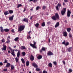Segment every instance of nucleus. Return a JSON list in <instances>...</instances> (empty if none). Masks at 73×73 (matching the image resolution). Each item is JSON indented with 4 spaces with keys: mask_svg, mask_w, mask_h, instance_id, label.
Here are the masks:
<instances>
[{
    "mask_svg": "<svg viewBox=\"0 0 73 73\" xmlns=\"http://www.w3.org/2000/svg\"><path fill=\"white\" fill-rule=\"evenodd\" d=\"M43 73H48L47 71H45V70H44V71H43Z\"/></svg>",
    "mask_w": 73,
    "mask_h": 73,
    "instance_id": "obj_45",
    "label": "nucleus"
},
{
    "mask_svg": "<svg viewBox=\"0 0 73 73\" xmlns=\"http://www.w3.org/2000/svg\"><path fill=\"white\" fill-rule=\"evenodd\" d=\"M47 54L48 56H52V55H53L54 53L52 52L49 50V51H48Z\"/></svg>",
    "mask_w": 73,
    "mask_h": 73,
    "instance_id": "obj_5",
    "label": "nucleus"
},
{
    "mask_svg": "<svg viewBox=\"0 0 73 73\" xmlns=\"http://www.w3.org/2000/svg\"><path fill=\"white\" fill-rule=\"evenodd\" d=\"M8 53H11V51H9V50H8Z\"/></svg>",
    "mask_w": 73,
    "mask_h": 73,
    "instance_id": "obj_63",
    "label": "nucleus"
},
{
    "mask_svg": "<svg viewBox=\"0 0 73 73\" xmlns=\"http://www.w3.org/2000/svg\"><path fill=\"white\" fill-rule=\"evenodd\" d=\"M15 61L16 62H18V58H15Z\"/></svg>",
    "mask_w": 73,
    "mask_h": 73,
    "instance_id": "obj_38",
    "label": "nucleus"
},
{
    "mask_svg": "<svg viewBox=\"0 0 73 73\" xmlns=\"http://www.w3.org/2000/svg\"><path fill=\"white\" fill-rule=\"evenodd\" d=\"M19 38L17 37L14 39V40L17 41V42H18L19 41Z\"/></svg>",
    "mask_w": 73,
    "mask_h": 73,
    "instance_id": "obj_21",
    "label": "nucleus"
},
{
    "mask_svg": "<svg viewBox=\"0 0 73 73\" xmlns=\"http://www.w3.org/2000/svg\"><path fill=\"white\" fill-rule=\"evenodd\" d=\"M53 64L54 65H57V62H56V61H54Z\"/></svg>",
    "mask_w": 73,
    "mask_h": 73,
    "instance_id": "obj_39",
    "label": "nucleus"
},
{
    "mask_svg": "<svg viewBox=\"0 0 73 73\" xmlns=\"http://www.w3.org/2000/svg\"><path fill=\"white\" fill-rule=\"evenodd\" d=\"M56 10H59L58 6H57L56 7Z\"/></svg>",
    "mask_w": 73,
    "mask_h": 73,
    "instance_id": "obj_43",
    "label": "nucleus"
},
{
    "mask_svg": "<svg viewBox=\"0 0 73 73\" xmlns=\"http://www.w3.org/2000/svg\"><path fill=\"white\" fill-rule=\"evenodd\" d=\"M37 1V0H33V2L34 3H36Z\"/></svg>",
    "mask_w": 73,
    "mask_h": 73,
    "instance_id": "obj_54",
    "label": "nucleus"
},
{
    "mask_svg": "<svg viewBox=\"0 0 73 73\" xmlns=\"http://www.w3.org/2000/svg\"><path fill=\"white\" fill-rule=\"evenodd\" d=\"M22 5L21 4H20L18 5V6H17V8H19L20 7H21Z\"/></svg>",
    "mask_w": 73,
    "mask_h": 73,
    "instance_id": "obj_34",
    "label": "nucleus"
},
{
    "mask_svg": "<svg viewBox=\"0 0 73 73\" xmlns=\"http://www.w3.org/2000/svg\"><path fill=\"white\" fill-rule=\"evenodd\" d=\"M22 54H23V56H25V52L23 51V52H22Z\"/></svg>",
    "mask_w": 73,
    "mask_h": 73,
    "instance_id": "obj_32",
    "label": "nucleus"
},
{
    "mask_svg": "<svg viewBox=\"0 0 73 73\" xmlns=\"http://www.w3.org/2000/svg\"><path fill=\"white\" fill-rule=\"evenodd\" d=\"M9 42H10V40H9V39L7 38L6 41V43L7 44H9Z\"/></svg>",
    "mask_w": 73,
    "mask_h": 73,
    "instance_id": "obj_25",
    "label": "nucleus"
},
{
    "mask_svg": "<svg viewBox=\"0 0 73 73\" xmlns=\"http://www.w3.org/2000/svg\"><path fill=\"white\" fill-rule=\"evenodd\" d=\"M26 11V9L25 8H24V9L23 12H24Z\"/></svg>",
    "mask_w": 73,
    "mask_h": 73,
    "instance_id": "obj_53",
    "label": "nucleus"
},
{
    "mask_svg": "<svg viewBox=\"0 0 73 73\" xmlns=\"http://www.w3.org/2000/svg\"><path fill=\"white\" fill-rule=\"evenodd\" d=\"M50 38H48V42H50Z\"/></svg>",
    "mask_w": 73,
    "mask_h": 73,
    "instance_id": "obj_62",
    "label": "nucleus"
},
{
    "mask_svg": "<svg viewBox=\"0 0 73 73\" xmlns=\"http://www.w3.org/2000/svg\"><path fill=\"white\" fill-rule=\"evenodd\" d=\"M3 65V64L2 62H0V65L1 66H2Z\"/></svg>",
    "mask_w": 73,
    "mask_h": 73,
    "instance_id": "obj_46",
    "label": "nucleus"
},
{
    "mask_svg": "<svg viewBox=\"0 0 73 73\" xmlns=\"http://www.w3.org/2000/svg\"><path fill=\"white\" fill-rule=\"evenodd\" d=\"M24 28H25V25H21L19 26V28L18 29V31H19V32H21V31H23L24 29Z\"/></svg>",
    "mask_w": 73,
    "mask_h": 73,
    "instance_id": "obj_2",
    "label": "nucleus"
},
{
    "mask_svg": "<svg viewBox=\"0 0 73 73\" xmlns=\"http://www.w3.org/2000/svg\"><path fill=\"white\" fill-rule=\"evenodd\" d=\"M29 62L28 61L26 62V66H29Z\"/></svg>",
    "mask_w": 73,
    "mask_h": 73,
    "instance_id": "obj_30",
    "label": "nucleus"
},
{
    "mask_svg": "<svg viewBox=\"0 0 73 73\" xmlns=\"http://www.w3.org/2000/svg\"><path fill=\"white\" fill-rule=\"evenodd\" d=\"M50 24V21H48V22L47 24H48V25H49V24Z\"/></svg>",
    "mask_w": 73,
    "mask_h": 73,
    "instance_id": "obj_55",
    "label": "nucleus"
},
{
    "mask_svg": "<svg viewBox=\"0 0 73 73\" xmlns=\"http://www.w3.org/2000/svg\"><path fill=\"white\" fill-rule=\"evenodd\" d=\"M71 30V28H68L67 29V31L68 32H70Z\"/></svg>",
    "mask_w": 73,
    "mask_h": 73,
    "instance_id": "obj_22",
    "label": "nucleus"
},
{
    "mask_svg": "<svg viewBox=\"0 0 73 73\" xmlns=\"http://www.w3.org/2000/svg\"><path fill=\"white\" fill-rule=\"evenodd\" d=\"M45 25V22H43L42 24V27H44Z\"/></svg>",
    "mask_w": 73,
    "mask_h": 73,
    "instance_id": "obj_31",
    "label": "nucleus"
},
{
    "mask_svg": "<svg viewBox=\"0 0 73 73\" xmlns=\"http://www.w3.org/2000/svg\"><path fill=\"white\" fill-rule=\"evenodd\" d=\"M13 17H14V15H13L12 16L9 17V19L10 21H12V20H13Z\"/></svg>",
    "mask_w": 73,
    "mask_h": 73,
    "instance_id": "obj_11",
    "label": "nucleus"
},
{
    "mask_svg": "<svg viewBox=\"0 0 73 73\" xmlns=\"http://www.w3.org/2000/svg\"><path fill=\"white\" fill-rule=\"evenodd\" d=\"M48 65L49 66H50V67H51V68H52V65L51 63H49L48 64Z\"/></svg>",
    "mask_w": 73,
    "mask_h": 73,
    "instance_id": "obj_26",
    "label": "nucleus"
},
{
    "mask_svg": "<svg viewBox=\"0 0 73 73\" xmlns=\"http://www.w3.org/2000/svg\"><path fill=\"white\" fill-rule=\"evenodd\" d=\"M40 70H39V73H42V71L41 70H40Z\"/></svg>",
    "mask_w": 73,
    "mask_h": 73,
    "instance_id": "obj_51",
    "label": "nucleus"
},
{
    "mask_svg": "<svg viewBox=\"0 0 73 73\" xmlns=\"http://www.w3.org/2000/svg\"><path fill=\"white\" fill-rule=\"evenodd\" d=\"M11 36H8L7 37V38H10Z\"/></svg>",
    "mask_w": 73,
    "mask_h": 73,
    "instance_id": "obj_60",
    "label": "nucleus"
},
{
    "mask_svg": "<svg viewBox=\"0 0 73 73\" xmlns=\"http://www.w3.org/2000/svg\"><path fill=\"white\" fill-rule=\"evenodd\" d=\"M32 65L36 68V70H37V64L36 63H34L32 64Z\"/></svg>",
    "mask_w": 73,
    "mask_h": 73,
    "instance_id": "obj_12",
    "label": "nucleus"
},
{
    "mask_svg": "<svg viewBox=\"0 0 73 73\" xmlns=\"http://www.w3.org/2000/svg\"><path fill=\"white\" fill-rule=\"evenodd\" d=\"M46 8V7L45 6H43V9H45Z\"/></svg>",
    "mask_w": 73,
    "mask_h": 73,
    "instance_id": "obj_48",
    "label": "nucleus"
},
{
    "mask_svg": "<svg viewBox=\"0 0 73 73\" xmlns=\"http://www.w3.org/2000/svg\"><path fill=\"white\" fill-rule=\"evenodd\" d=\"M63 36H68V34L66 32H63Z\"/></svg>",
    "mask_w": 73,
    "mask_h": 73,
    "instance_id": "obj_17",
    "label": "nucleus"
},
{
    "mask_svg": "<svg viewBox=\"0 0 73 73\" xmlns=\"http://www.w3.org/2000/svg\"><path fill=\"white\" fill-rule=\"evenodd\" d=\"M4 14L5 16H6V15H9V13H8V11H7L4 12Z\"/></svg>",
    "mask_w": 73,
    "mask_h": 73,
    "instance_id": "obj_18",
    "label": "nucleus"
},
{
    "mask_svg": "<svg viewBox=\"0 0 73 73\" xmlns=\"http://www.w3.org/2000/svg\"><path fill=\"white\" fill-rule=\"evenodd\" d=\"M42 55H39L37 57V58L38 60H40L42 58Z\"/></svg>",
    "mask_w": 73,
    "mask_h": 73,
    "instance_id": "obj_10",
    "label": "nucleus"
},
{
    "mask_svg": "<svg viewBox=\"0 0 73 73\" xmlns=\"http://www.w3.org/2000/svg\"><path fill=\"white\" fill-rule=\"evenodd\" d=\"M4 64H5V63H7V60L6 59H5V61L3 62Z\"/></svg>",
    "mask_w": 73,
    "mask_h": 73,
    "instance_id": "obj_41",
    "label": "nucleus"
},
{
    "mask_svg": "<svg viewBox=\"0 0 73 73\" xmlns=\"http://www.w3.org/2000/svg\"><path fill=\"white\" fill-rule=\"evenodd\" d=\"M51 18L53 20H59V16L58 14L57 13H56L55 15L53 16Z\"/></svg>",
    "mask_w": 73,
    "mask_h": 73,
    "instance_id": "obj_1",
    "label": "nucleus"
},
{
    "mask_svg": "<svg viewBox=\"0 0 73 73\" xmlns=\"http://www.w3.org/2000/svg\"><path fill=\"white\" fill-rule=\"evenodd\" d=\"M34 44H33L32 43H30V45L31 47H32L33 48H37V47L36 46H35V45L36 44V42L35 41H33Z\"/></svg>",
    "mask_w": 73,
    "mask_h": 73,
    "instance_id": "obj_3",
    "label": "nucleus"
},
{
    "mask_svg": "<svg viewBox=\"0 0 73 73\" xmlns=\"http://www.w3.org/2000/svg\"><path fill=\"white\" fill-rule=\"evenodd\" d=\"M43 50V51H45L46 50V48L45 47H44V46H43L42 47V49H40V52L42 53Z\"/></svg>",
    "mask_w": 73,
    "mask_h": 73,
    "instance_id": "obj_6",
    "label": "nucleus"
},
{
    "mask_svg": "<svg viewBox=\"0 0 73 73\" xmlns=\"http://www.w3.org/2000/svg\"><path fill=\"white\" fill-rule=\"evenodd\" d=\"M1 41H2L1 42H5V40L4 39H2Z\"/></svg>",
    "mask_w": 73,
    "mask_h": 73,
    "instance_id": "obj_42",
    "label": "nucleus"
},
{
    "mask_svg": "<svg viewBox=\"0 0 73 73\" xmlns=\"http://www.w3.org/2000/svg\"><path fill=\"white\" fill-rule=\"evenodd\" d=\"M69 36L70 38H71L72 37V35L70 33H69Z\"/></svg>",
    "mask_w": 73,
    "mask_h": 73,
    "instance_id": "obj_33",
    "label": "nucleus"
},
{
    "mask_svg": "<svg viewBox=\"0 0 73 73\" xmlns=\"http://www.w3.org/2000/svg\"><path fill=\"white\" fill-rule=\"evenodd\" d=\"M40 68H38V66L37 65V71H40Z\"/></svg>",
    "mask_w": 73,
    "mask_h": 73,
    "instance_id": "obj_44",
    "label": "nucleus"
},
{
    "mask_svg": "<svg viewBox=\"0 0 73 73\" xmlns=\"http://www.w3.org/2000/svg\"><path fill=\"white\" fill-rule=\"evenodd\" d=\"M19 50L17 49H16V50H15V52H17V51H18Z\"/></svg>",
    "mask_w": 73,
    "mask_h": 73,
    "instance_id": "obj_61",
    "label": "nucleus"
},
{
    "mask_svg": "<svg viewBox=\"0 0 73 73\" xmlns=\"http://www.w3.org/2000/svg\"><path fill=\"white\" fill-rule=\"evenodd\" d=\"M11 70H13L14 69V66L13 65H11Z\"/></svg>",
    "mask_w": 73,
    "mask_h": 73,
    "instance_id": "obj_28",
    "label": "nucleus"
},
{
    "mask_svg": "<svg viewBox=\"0 0 73 73\" xmlns=\"http://www.w3.org/2000/svg\"><path fill=\"white\" fill-rule=\"evenodd\" d=\"M23 21L24 22L28 23L29 21L28 19L27 18H25L23 20Z\"/></svg>",
    "mask_w": 73,
    "mask_h": 73,
    "instance_id": "obj_8",
    "label": "nucleus"
},
{
    "mask_svg": "<svg viewBox=\"0 0 73 73\" xmlns=\"http://www.w3.org/2000/svg\"><path fill=\"white\" fill-rule=\"evenodd\" d=\"M66 8H63V10H62V11H61V13L62 15H64L66 12Z\"/></svg>",
    "mask_w": 73,
    "mask_h": 73,
    "instance_id": "obj_4",
    "label": "nucleus"
},
{
    "mask_svg": "<svg viewBox=\"0 0 73 73\" xmlns=\"http://www.w3.org/2000/svg\"><path fill=\"white\" fill-rule=\"evenodd\" d=\"M69 44V42H66V43H65V45L67 46V45H68Z\"/></svg>",
    "mask_w": 73,
    "mask_h": 73,
    "instance_id": "obj_35",
    "label": "nucleus"
},
{
    "mask_svg": "<svg viewBox=\"0 0 73 73\" xmlns=\"http://www.w3.org/2000/svg\"><path fill=\"white\" fill-rule=\"evenodd\" d=\"M21 60L23 64H25V61L24 60V59L22 58Z\"/></svg>",
    "mask_w": 73,
    "mask_h": 73,
    "instance_id": "obj_27",
    "label": "nucleus"
},
{
    "mask_svg": "<svg viewBox=\"0 0 73 73\" xmlns=\"http://www.w3.org/2000/svg\"><path fill=\"white\" fill-rule=\"evenodd\" d=\"M11 52H12V53H15V50H11Z\"/></svg>",
    "mask_w": 73,
    "mask_h": 73,
    "instance_id": "obj_47",
    "label": "nucleus"
},
{
    "mask_svg": "<svg viewBox=\"0 0 73 73\" xmlns=\"http://www.w3.org/2000/svg\"><path fill=\"white\" fill-rule=\"evenodd\" d=\"M20 51H19L17 53V57L19 58L20 57Z\"/></svg>",
    "mask_w": 73,
    "mask_h": 73,
    "instance_id": "obj_24",
    "label": "nucleus"
},
{
    "mask_svg": "<svg viewBox=\"0 0 73 73\" xmlns=\"http://www.w3.org/2000/svg\"><path fill=\"white\" fill-rule=\"evenodd\" d=\"M62 62H63V64H64V65H66V63H65V61L63 60V61Z\"/></svg>",
    "mask_w": 73,
    "mask_h": 73,
    "instance_id": "obj_52",
    "label": "nucleus"
},
{
    "mask_svg": "<svg viewBox=\"0 0 73 73\" xmlns=\"http://www.w3.org/2000/svg\"><path fill=\"white\" fill-rule=\"evenodd\" d=\"M71 13V12L70 11V10H68L67 13V17H69L70 16V15Z\"/></svg>",
    "mask_w": 73,
    "mask_h": 73,
    "instance_id": "obj_7",
    "label": "nucleus"
},
{
    "mask_svg": "<svg viewBox=\"0 0 73 73\" xmlns=\"http://www.w3.org/2000/svg\"><path fill=\"white\" fill-rule=\"evenodd\" d=\"M20 48L21 50H23V49H26V48L25 46H21V47Z\"/></svg>",
    "mask_w": 73,
    "mask_h": 73,
    "instance_id": "obj_19",
    "label": "nucleus"
},
{
    "mask_svg": "<svg viewBox=\"0 0 73 73\" xmlns=\"http://www.w3.org/2000/svg\"><path fill=\"white\" fill-rule=\"evenodd\" d=\"M3 71L4 72H6V71H7V69H5L3 70Z\"/></svg>",
    "mask_w": 73,
    "mask_h": 73,
    "instance_id": "obj_50",
    "label": "nucleus"
},
{
    "mask_svg": "<svg viewBox=\"0 0 73 73\" xmlns=\"http://www.w3.org/2000/svg\"><path fill=\"white\" fill-rule=\"evenodd\" d=\"M10 66H11V64L9 63H7L6 66V67L9 68Z\"/></svg>",
    "mask_w": 73,
    "mask_h": 73,
    "instance_id": "obj_16",
    "label": "nucleus"
},
{
    "mask_svg": "<svg viewBox=\"0 0 73 73\" xmlns=\"http://www.w3.org/2000/svg\"><path fill=\"white\" fill-rule=\"evenodd\" d=\"M39 24L38 23H37V27H38V25H39Z\"/></svg>",
    "mask_w": 73,
    "mask_h": 73,
    "instance_id": "obj_64",
    "label": "nucleus"
},
{
    "mask_svg": "<svg viewBox=\"0 0 73 73\" xmlns=\"http://www.w3.org/2000/svg\"><path fill=\"white\" fill-rule=\"evenodd\" d=\"M0 31H1V32H4V30L3 28V27H0Z\"/></svg>",
    "mask_w": 73,
    "mask_h": 73,
    "instance_id": "obj_23",
    "label": "nucleus"
},
{
    "mask_svg": "<svg viewBox=\"0 0 73 73\" xmlns=\"http://www.w3.org/2000/svg\"><path fill=\"white\" fill-rule=\"evenodd\" d=\"M32 18H33V16H31L30 19L32 20Z\"/></svg>",
    "mask_w": 73,
    "mask_h": 73,
    "instance_id": "obj_58",
    "label": "nucleus"
},
{
    "mask_svg": "<svg viewBox=\"0 0 73 73\" xmlns=\"http://www.w3.org/2000/svg\"><path fill=\"white\" fill-rule=\"evenodd\" d=\"M28 38H31V37L30 36H29L28 37H27V39Z\"/></svg>",
    "mask_w": 73,
    "mask_h": 73,
    "instance_id": "obj_57",
    "label": "nucleus"
},
{
    "mask_svg": "<svg viewBox=\"0 0 73 73\" xmlns=\"http://www.w3.org/2000/svg\"><path fill=\"white\" fill-rule=\"evenodd\" d=\"M61 6H62L61 4L60 3H58V6L59 7H60Z\"/></svg>",
    "mask_w": 73,
    "mask_h": 73,
    "instance_id": "obj_40",
    "label": "nucleus"
},
{
    "mask_svg": "<svg viewBox=\"0 0 73 73\" xmlns=\"http://www.w3.org/2000/svg\"><path fill=\"white\" fill-rule=\"evenodd\" d=\"M11 32L13 33H14V32H15V31H14V29H12L11 30Z\"/></svg>",
    "mask_w": 73,
    "mask_h": 73,
    "instance_id": "obj_49",
    "label": "nucleus"
},
{
    "mask_svg": "<svg viewBox=\"0 0 73 73\" xmlns=\"http://www.w3.org/2000/svg\"><path fill=\"white\" fill-rule=\"evenodd\" d=\"M62 44H64L65 45H66L65 40H64V41H63L62 42Z\"/></svg>",
    "mask_w": 73,
    "mask_h": 73,
    "instance_id": "obj_37",
    "label": "nucleus"
},
{
    "mask_svg": "<svg viewBox=\"0 0 73 73\" xmlns=\"http://www.w3.org/2000/svg\"><path fill=\"white\" fill-rule=\"evenodd\" d=\"M69 72H72V70L71 69H69Z\"/></svg>",
    "mask_w": 73,
    "mask_h": 73,
    "instance_id": "obj_59",
    "label": "nucleus"
},
{
    "mask_svg": "<svg viewBox=\"0 0 73 73\" xmlns=\"http://www.w3.org/2000/svg\"><path fill=\"white\" fill-rule=\"evenodd\" d=\"M11 54L12 56H15V52H11Z\"/></svg>",
    "mask_w": 73,
    "mask_h": 73,
    "instance_id": "obj_36",
    "label": "nucleus"
},
{
    "mask_svg": "<svg viewBox=\"0 0 73 73\" xmlns=\"http://www.w3.org/2000/svg\"><path fill=\"white\" fill-rule=\"evenodd\" d=\"M9 12L10 14H12L13 13V11L12 10H9Z\"/></svg>",
    "mask_w": 73,
    "mask_h": 73,
    "instance_id": "obj_20",
    "label": "nucleus"
},
{
    "mask_svg": "<svg viewBox=\"0 0 73 73\" xmlns=\"http://www.w3.org/2000/svg\"><path fill=\"white\" fill-rule=\"evenodd\" d=\"M3 48L2 49V50H6L7 49V46L5 45H3Z\"/></svg>",
    "mask_w": 73,
    "mask_h": 73,
    "instance_id": "obj_13",
    "label": "nucleus"
},
{
    "mask_svg": "<svg viewBox=\"0 0 73 73\" xmlns=\"http://www.w3.org/2000/svg\"><path fill=\"white\" fill-rule=\"evenodd\" d=\"M30 59L31 61H33V60L35 59L34 56H33V55H31L30 58Z\"/></svg>",
    "mask_w": 73,
    "mask_h": 73,
    "instance_id": "obj_9",
    "label": "nucleus"
},
{
    "mask_svg": "<svg viewBox=\"0 0 73 73\" xmlns=\"http://www.w3.org/2000/svg\"><path fill=\"white\" fill-rule=\"evenodd\" d=\"M59 25H60V23H59V22H57L56 23V24L55 25V28H57V27H59Z\"/></svg>",
    "mask_w": 73,
    "mask_h": 73,
    "instance_id": "obj_15",
    "label": "nucleus"
},
{
    "mask_svg": "<svg viewBox=\"0 0 73 73\" xmlns=\"http://www.w3.org/2000/svg\"><path fill=\"white\" fill-rule=\"evenodd\" d=\"M73 48L72 47H69L67 49V50L68 52H71L72 51V49Z\"/></svg>",
    "mask_w": 73,
    "mask_h": 73,
    "instance_id": "obj_14",
    "label": "nucleus"
},
{
    "mask_svg": "<svg viewBox=\"0 0 73 73\" xmlns=\"http://www.w3.org/2000/svg\"><path fill=\"white\" fill-rule=\"evenodd\" d=\"M4 31L6 32H9V30L8 29H4Z\"/></svg>",
    "mask_w": 73,
    "mask_h": 73,
    "instance_id": "obj_29",
    "label": "nucleus"
},
{
    "mask_svg": "<svg viewBox=\"0 0 73 73\" xmlns=\"http://www.w3.org/2000/svg\"><path fill=\"white\" fill-rule=\"evenodd\" d=\"M40 8V7H39V6H38L37 7V10H38V9H39Z\"/></svg>",
    "mask_w": 73,
    "mask_h": 73,
    "instance_id": "obj_56",
    "label": "nucleus"
}]
</instances>
